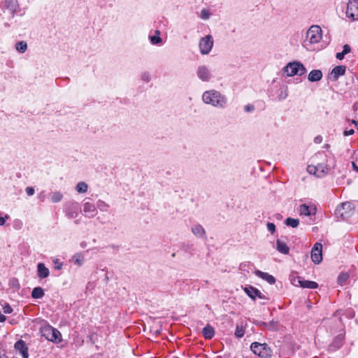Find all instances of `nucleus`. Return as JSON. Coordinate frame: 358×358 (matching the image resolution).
Wrapping results in <instances>:
<instances>
[{
	"label": "nucleus",
	"instance_id": "30",
	"mask_svg": "<svg viewBox=\"0 0 358 358\" xmlns=\"http://www.w3.org/2000/svg\"><path fill=\"white\" fill-rule=\"evenodd\" d=\"M76 190L78 192H82V193L86 192L87 190V185L84 182H80L76 185Z\"/></svg>",
	"mask_w": 358,
	"mask_h": 358
},
{
	"label": "nucleus",
	"instance_id": "44",
	"mask_svg": "<svg viewBox=\"0 0 358 358\" xmlns=\"http://www.w3.org/2000/svg\"><path fill=\"white\" fill-rule=\"evenodd\" d=\"M142 79L146 82H148L150 80V75L148 73H143Z\"/></svg>",
	"mask_w": 358,
	"mask_h": 358
},
{
	"label": "nucleus",
	"instance_id": "49",
	"mask_svg": "<svg viewBox=\"0 0 358 358\" xmlns=\"http://www.w3.org/2000/svg\"><path fill=\"white\" fill-rule=\"evenodd\" d=\"M0 358H8V357L5 354L0 353Z\"/></svg>",
	"mask_w": 358,
	"mask_h": 358
},
{
	"label": "nucleus",
	"instance_id": "6",
	"mask_svg": "<svg viewBox=\"0 0 358 358\" xmlns=\"http://www.w3.org/2000/svg\"><path fill=\"white\" fill-rule=\"evenodd\" d=\"M321 31L322 30L319 26H312L308 30L306 37L311 43H318L322 38Z\"/></svg>",
	"mask_w": 358,
	"mask_h": 358
},
{
	"label": "nucleus",
	"instance_id": "4",
	"mask_svg": "<svg viewBox=\"0 0 358 358\" xmlns=\"http://www.w3.org/2000/svg\"><path fill=\"white\" fill-rule=\"evenodd\" d=\"M285 72L287 73L288 76H293L295 75L302 76L306 72V69L304 66L299 62H290L285 68Z\"/></svg>",
	"mask_w": 358,
	"mask_h": 358
},
{
	"label": "nucleus",
	"instance_id": "53",
	"mask_svg": "<svg viewBox=\"0 0 358 358\" xmlns=\"http://www.w3.org/2000/svg\"><path fill=\"white\" fill-rule=\"evenodd\" d=\"M338 320H339V322L341 323V322H342L341 318V317H339V319H338Z\"/></svg>",
	"mask_w": 358,
	"mask_h": 358
},
{
	"label": "nucleus",
	"instance_id": "54",
	"mask_svg": "<svg viewBox=\"0 0 358 358\" xmlns=\"http://www.w3.org/2000/svg\"><path fill=\"white\" fill-rule=\"evenodd\" d=\"M176 358H178V357H176Z\"/></svg>",
	"mask_w": 358,
	"mask_h": 358
},
{
	"label": "nucleus",
	"instance_id": "20",
	"mask_svg": "<svg viewBox=\"0 0 358 358\" xmlns=\"http://www.w3.org/2000/svg\"><path fill=\"white\" fill-rule=\"evenodd\" d=\"M322 73L320 70H313L308 75V80L311 82H315L321 80Z\"/></svg>",
	"mask_w": 358,
	"mask_h": 358
},
{
	"label": "nucleus",
	"instance_id": "23",
	"mask_svg": "<svg viewBox=\"0 0 358 358\" xmlns=\"http://www.w3.org/2000/svg\"><path fill=\"white\" fill-rule=\"evenodd\" d=\"M277 244V250L282 254L287 255L289 251V247L287 245V244L280 240H277L276 242Z\"/></svg>",
	"mask_w": 358,
	"mask_h": 358
},
{
	"label": "nucleus",
	"instance_id": "41",
	"mask_svg": "<svg viewBox=\"0 0 358 358\" xmlns=\"http://www.w3.org/2000/svg\"><path fill=\"white\" fill-rule=\"evenodd\" d=\"M10 217L8 215H5V217H3L1 216V214L0 213V225L2 226L5 224L6 219H8Z\"/></svg>",
	"mask_w": 358,
	"mask_h": 358
},
{
	"label": "nucleus",
	"instance_id": "10",
	"mask_svg": "<svg viewBox=\"0 0 358 358\" xmlns=\"http://www.w3.org/2000/svg\"><path fill=\"white\" fill-rule=\"evenodd\" d=\"M15 348L16 350L20 351V352L22 354V355L24 358H28V357H29L28 348H27L26 343L24 341L20 340V341H17L15 344Z\"/></svg>",
	"mask_w": 358,
	"mask_h": 358
},
{
	"label": "nucleus",
	"instance_id": "31",
	"mask_svg": "<svg viewBox=\"0 0 358 358\" xmlns=\"http://www.w3.org/2000/svg\"><path fill=\"white\" fill-rule=\"evenodd\" d=\"M355 160L352 162L353 169L358 173V151L354 152Z\"/></svg>",
	"mask_w": 358,
	"mask_h": 358
},
{
	"label": "nucleus",
	"instance_id": "5",
	"mask_svg": "<svg viewBox=\"0 0 358 358\" xmlns=\"http://www.w3.org/2000/svg\"><path fill=\"white\" fill-rule=\"evenodd\" d=\"M213 45V40L210 35L201 38L199 42V49L202 55H207L210 52Z\"/></svg>",
	"mask_w": 358,
	"mask_h": 358
},
{
	"label": "nucleus",
	"instance_id": "12",
	"mask_svg": "<svg viewBox=\"0 0 358 358\" xmlns=\"http://www.w3.org/2000/svg\"><path fill=\"white\" fill-rule=\"evenodd\" d=\"M197 74L199 78L203 81H208L210 78V72L206 66H200L198 69Z\"/></svg>",
	"mask_w": 358,
	"mask_h": 358
},
{
	"label": "nucleus",
	"instance_id": "13",
	"mask_svg": "<svg viewBox=\"0 0 358 358\" xmlns=\"http://www.w3.org/2000/svg\"><path fill=\"white\" fill-rule=\"evenodd\" d=\"M83 211L85 213H88L89 216L93 217L96 213V208L94 204L85 202L83 205Z\"/></svg>",
	"mask_w": 358,
	"mask_h": 358
},
{
	"label": "nucleus",
	"instance_id": "43",
	"mask_svg": "<svg viewBox=\"0 0 358 358\" xmlns=\"http://www.w3.org/2000/svg\"><path fill=\"white\" fill-rule=\"evenodd\" d=\"M3 311L5 313H12L13 309L9 305H6L3 307Z\"/></svg>",
	"mask_w": 358,
	"mask_h": 358
},
{
	"label": "nucleus",
	"instance_id": "2",
	"mask_svg": "<svg viewBox=\"0 0 358 358\" xmlns=\"http://www.w3.org/2000/svg\"><path fill=\"white\" fill-rule=\"evenodd\" d=\"M334 166V164H324L318 163L316 166L308 165L307 167V171L310 174H313L318 178L323 177L325 176L329 171H330Z\"/></svg>",
	"mask_w": 358,
	"mask_h": 358
},
{
	"label": "nucleus",
	"instance_id": "16",
	"mask_svg": "<svg viewBox=\"0 0 358 358\" xmlns=\"http://www.w3.org/2000/svg\"><path fill=\"white\" fill-rule=\"evenodd\" d=\"M38 275L40 278H45L49 275V269L45 267L43 263H39L37 266Z\"/></svg>",
	"mask_w": 358,
	"mask_h": 358
},
{
	"label": "nucleus",
	"instance_id": "40",
	"mask_svg": "<svg viewBox=\"0 0 358 358\" xmlns=\"http://www.w3.org/2000/svg\"><path fill=\"white\" fill-rule=\"evenodd\" d=\"M341 208L345 209H351V203L348 202L343 203L341 205Z\"/></svg>",
	"mask_w": 358,
	"mask_h": 358
},
{
	"label": "nucleus",
	"instance_id": "11",
	"mask_svg": "<svg viewBox=\"0 0 358 358\" xmlns=\"http://www.w3.org/2000/svg\"><path fill=\"white\" fill-rule=\"evenodd\" d=\"M245 292L248 294V295L252 298V299H255L256 296L260 298V299H264L265 297L262 296V293L259 289L257 288H255L252 286H249L248 287L245 288Z\"/></svg>",
	"mask_w": 358,
	"mask_h": 358
},
{
	"label": "nucleus",
	"instance_id": "28",
	"mask_svg": "<svg viewBox=\"0 0 358 358\" xmlns=\"http://www.w3.org/2000/svg\"><path fill=\"white\" fill-rule=\"evenodd\" d=\"M192 232L198 236H202L205 234V230L201 225H196L192 228Z\"/></svg>",
	"mask_w": 358,
	"mask_h": 358
},
{
	"label": "nucleus",
	"instance_id": "27",
	"mask_svg": "<svg viewBox=\"0 0 358 358\" xmlns=\"http://www.w3.org/2000/svg\"><path fill=\"white\" fill-rule=\"evenodd\" d=\"M349 274L348 273H341L338 277V282L341 285H343L349 279Z\"/></svg>",
	"mask_w": 358,
	"mask_h": 358
},
{
	"label": "nucleus",
	"instance_id": "35",
	"mask_svg": "<svg viewBox=\"0 0 358 358\" xmlns=\"http://www.w3.org/2000/svg\"><path fill=\"white\" fill-rule=\"evenodd\" d=\"M267 228H268V230L270 231L271 234H273L275 231V226L273 223L268 222Z\"/></svg>",
	"mask_w": 358,
	"mask_h": 358
},
{
	"label": "nucleus",
	"instance_id": "38",
	"mask_svg": "<svg viewBox=\"0 0 358 358\" xmlns=\"http://www.w3.org/2000/svg\"><path fill=\"white\" fill-rule=\"evenodd\" d=\"M201 17L203 19H208L209 17V13L207 10L203 9L201 11Z\"/></svg>",
	"mask_w": 358,
	"mask_h": 358
},
{
	"label": "nucleus",
	"instance_id": "51",
	"mask_svg": "<svg viewBox=\"0 0 358 358\" xmlns=\"http://www.w3.org/2000/svg\"><path fill=\"white\" fill-rule=\"evenodd\" d=\"M354 315H355L354 313H351V315H350L349 317L352 318L354 317Z\"/></svg>",
	"mask_w": 358,
	"mask_h": 358
},
{
	"label": "nucleus",
	"instance_id": "8",
	"mask_svg": "<svg viewBox=\"0 0 358 358\" xmlns=\"http://www.w3.org/2000/svg\"><path fill=\"white\" fill-rule=\"evenodd\" d=\"M322 245L320 243H316L311 250V259L315 264H319L322 260Z\"/></svg>",
	"mask_w": 358,
	"mask_h": 358
},
{
	"label": "nucleus",
	"instance_id": "36",
	"mask_svg": "<svg viewBox=\"0 0 358 358\" xmlns=\"http://www.w3.org/2000/svg\"><path fill=\"white\" fill-rule=\"evenodd\" d=\"M262 325L264 326L265 327L268 328V329H271V328H273V329L275 328L276 323L275 322L272 321L268 324H267L265 322H263L262 324Z\"/></svg>",
	"mask_w": 358,
	"mask_h": 358
},
{
	"label": "nucleus",
	"instance_id": "47",
	"mask_svg": "<svg viewBox=\"0 0 358 358\" xmlns=\"http://www.w3.org/2000/svg\"><path fill=\"white\" fill-rule=\"evenodd\" d=\"M322 141V138L320 136H317L316 138H315V142L316 143H320Z\"/></svg>",
	"mask_w": 358,
	"mask_h": 358
},
{
	"label": "nucleus",
	"instance_id": "39",
	"mask_svg": "<svg viewBox=\"0 0 358 358\" xmlns=\"http://www.w3.org/2000/svg\"><path fill=\"white\" fill-rule=\"evenodd\" d=\"M26 192L29 196H31L34 194V189L32 187H27L26 188Z\"/></svg>",
	"mask_w": 358,
	"mask_h": 358
},
{
	"label": "nucleus",
	"instance_id": "32",
	"mask_svg": "<svg viewBox=\"0 0 358 358\" xmlns=\"http://www.w3.org/2000/svg\"><path fill=\"white\" fill-rule=\"evenodd\" d=\"M245 334V330L243 327L237 326L235 331V335L238 338H241Z\"/></svg>",
	"mask_w": 358,
	"mask_h": 358
},
{
	"label": "nucleus",
	"instance_id": "15",
	"mask_svg": "<svg viewBox=\"0 0 358 358\" xmlns=\"http://www.w3.org/2000/svg\"><path fill=\"white\" fill-rule=\"evenodd\" d=\"M346 67L345 66H337L331 71V75L334 80H336L340 76L345 74Z\"/></svg>",
	"mask_w": 358,
	"mask_h": 358
},
{
	"label": "nucleus",
	"instance_id": "45",
	"mask_svg": "<svg viewBox=\"0 0 358 358\" xmlns=\"http://www.w3.org/2000/svg\"><path fill=\"white\" fill-rule=\"evenodd\" d=\"M345 54L343 53V52H338L336 55V58L339 60H342L343 59L344 57H345Z\"/></svg>",
	"mask_w": 358,
	"mask_h": 358
},
{
	"label": "nucleus",
	"instance_id": "33",
	"mask_svg": "<svg viewBox=\"0 0 358 358\" xmlns=\"http://www.w3.org/2000/svg\"><path fill=\"white\" fill-rule=\"evenodd\" d=\"M150 39L152 44H159L162 41V38L158 36H150Z\"/></svg>",
	"mask_w": 358,
	"mask_h": 358
},
{
	"label": "nucleus",
	"instance_id": "18",
	"mask_svg": "<svg viewBox=\"0 0 358 358\" xmlns=\"http://www.w3.org/2000/svg\"><path fill=\"white\" fill-rule=\"evenodd\" d=\"M78 204L77 203H71L69 206L66 209V215L69 218L76 217L78 215Z\"/></svg>",
	"mask_w": 358,
	"mask_h": 358
},
{
	"label": "nucleus",
	"instance_id": "22",
	"mask_svg": "<svg viewBox=\"0 0 358 358\" xmlns=\"http://www.w3.org/2000/svg\"><path fill=\"white\" fill-rule=\"evenodd\" d=\"M50 331L51 335L50 336L48 337V340L55 343L61 341V334L58 330L52 328L50 329Z\"/></svg>",
	"mask_w": 358,
	"mask_h": 358
},
{
	"label": "nucleus",
	"instance_id": "37",
	"mask_svg": "<svg viewBox=\"0 0 358 358\" xmlns=\"http://www.w3.org/2000/svg\"><path fill=\"white\" fill-rule=\"evenodd\" d=\"M342 52H343L345 55L350 53L351 52V47L348 44L344 45Z\"/></svg>",
	"mask_w": 358,
	"mask_h": 358
},
{
	"label": "nucleus",
	"instance_id": "21",
	"mask_svg": "<svg viewBox=\"0 0 358 358\" xmlns=\"http://www.w3.org/2000/svg\"><path fill=\"white\" fill-rule=\"evenodd\" d=\"M214 334V329L210 325L208 324L203 329V335L206 339H211Z\"/></svg>",
	"mask_w": 358,
	"mask_h": 358
},
{
	"label": "nucleus",
	"instance_id": "29",
	"mask_svg": "<svg viewBox=\"0 0 358 358\" xmlns=\"http://www.w3.org/2000/svg\"><path fill=\"white\" fill-rule=\"evenodd\" d=\"M16 50L20 52H24L27 48V43L24 41H20L16 43Z\"/></svg>",
	"mask_w": 358,
	"mask_h": 358
},
{
	"label": "nucleus",
	"instance_id": "7",
	"mask_svg": "<svg viewBox=\"0 0 358 358\" xmlns=\"http://www.w3.org/2000/svg\"><path fill=\"white\" fill-rule=\"evenodd\" d=\"M346 15L353 20H358V0H351L348 2Z\"/></svg>",
	"mask_w": 358,
	"mask_h": 358
},
{
	"label": "nucleus",
	"instance_id": "1",
	"mask_svg": "<svg viewBox=\"0 0 358 358\" xmlns=\"http://www.w3.org/2000/svg\"><path fill=\"white\" fill-rule=\"evenodd\" d=\"M203 100L206 103H210L214 106L222 107L226 102L224 96L216 91H208L203 93Z\"/></svg>",
	"mask_w": 358,
	"mask_h": 358
},
{
	"label": "nucleus",
	"instance_id": "26",
	"mask_svg": "<svg viewBox=\"0 0 358 358\" xmlns=\"http://www.w3.org/2000/svg\"><path fill=\"white\" fill-rule=\"evenodd\" d=\"M50 196L52 202L57 203L62 199L63 195L59 192H55L50 193Z\"/></svg>",
	"mask_w": 358,
	"mask_h": 358
},
{
	"label": "nucleus",
	"instance_id": "3",
	"mask_svg": "<svg viewBox=\"0 0 358 358\" xmlns=\"http://www.w3.org/2000/svg\"><path fill=\"white\" fill-rule=\"evenodd\" d=\"M250 348L255 355L262 358H268L272 354V350L266 343L255 342L252 343Z\"/></svg>",
	"mask_w": 358,
	"mask_h": 358
},
{
	"label": "nucleus",
	"instance_id": "24",
	"mask_svg": "<svg viewBox=\"0 0 358 358\" xmlns=\"http://www.w3.org/2000/svg\"><path fill=\"white\" fill-rule=\"evenodd\" d=\"M44 294L43 289L40 287L34 288L31 292V296L34 299H41L44 296Z\"/></svg>",
	"mask_w": 358,
	"mask_h": 358
},
{
	"label": "nucleus",
	"instance_id": "34",
	"mask_svg": "<svg viewBox=\"0 0 358 358\" xmlns=\"http://www.w3.org/2000/svg\"><path fill=\"white\" fill-rule=\"evenodd\" d=\"M75 263L77 264L78 266H80L82 264V262L83 261V257L80 255L75 256L74 257Z\"/></svg>",
	"mask_w": 358,
	"mask_h": 358
},
{
	"label": "nucleus",
	"instance_id": "25",
	"mask_svg": "<svg viewBox=\"0 0 358 358\" xmlns=\"http://www.w3.org/2000/svg\"><path fill=\"white\" fill-rule=\"evenodd\" d=\"M285 223L287 226L292 227L293 228H296L299 224V220L298 219L288 217L285 220Z\"/></svg>",
	"mask_w": 358,
	"mask_h": 358
},
{
	"label": "nucleus",
	"instance_id": "9",
	"mask_svg": "<svg viewBox=\"0 0 358 358\" xmlns=\"http://www.w3.org/2000/svg\"><path fill=\"white\" fill-rule=\"evenodd\" d=\"M344 334H341L338 335L332 342V343L329 345V349L331 351L336 350L337 349H339L344 342Z\"/></svg>",
	"mask_w": 358,
	"mask_h": 358
},
{
	"label": "nucleus",
	"instance_id": "14",
	"mask_svg": "<svg viewBox=\"0 0 358 358\" xmlns=\"http://www.w3.org/2000/svg\"><path fill=\"white\" fill-rule=\"evenodd\" d=\"M255 274L261 278L266 280L271 285H273L275 282V278L268 273H264L257 270L255 271Z\"/></svg>",
	"mask_w": 358,
	"mask_h": 358
},
{
	"label": "nucleus",
	"instance_id": "17",
	"mask_svg": "<svg viewBox=\"0 0 358 358\" xmlns=\"http://www.w3.org/2000/svg\"><path fill=\"white\" fill-rule=\"evenodd\" d=\"M298 282L299 283L300 286L303 288L315 289L318 287L317 282L314 281L302 280L300 277L299 278Z\"/></svg>",
	"mask_w": 358,
	"mask_h": 358
},
{
	"label": "nucleus",
	"instance_id": "46",
	"mask_svg": "<svg viewBox=\"0 0 358 358\" xmlns=\"http://www.w3.org/2000/svg\"><path fill=\"white\" fill-rule=\"evenodd\" d=\"M354 130L353 129H350V130H345L343 132V134L344 136H349V135H352L354 134Z\"/></svg>",
	"mask_w": 358,
	"mask_h": 358
},
{
	"label": "nucleus",
	"instance_id": "52",
	"mask_svg": "<svg viewBox=\"0 0 358 358\" xmlns=\"http://www.w3.org/2000/svg\"><path fill=\"white\" fill-rule=\"evenodd\" d=\"M352 123L357 124V122L355 120H352Z\"/></svg>",
	"mask_w": 358,
	"mask_h": 358
},
{
	"label": "nucleus",
	"instance_id": "42",
	"mask_svg": "<svg viewBox=\"0 0 358 358\" xmlns=\"http://www.w3.org/2000/svg\"><path fill=\"white\" fill-rule=\"evenodd\" d=\"M254 109H255V107L252 104H248V105L245 106V110L246 112H252V111L254 110Z\"/></svg>",
	"mask_w": 358,
	"mask_h": 358
},
{
	"label": "nucleus",
	"instance_id": "48",
	"mask_svg": "<svg viewBox=\"0 0 358 358\" xmlns=\"http://www.w3.org/2000/svg\"><path fill=\"white\" fill-rule=\"evenodd\" d=\"M62 267V264H59L57 266H55V268L57 269V270L61 269Z\"/></svg>",
	"mask_w": 358,
	"mask_h": 358
},
{
	"label": "nucleus",
	"instance_id": "50",
	"mask_svg": "<svg viewBox=\"0 0 358 358\" xmlns=\"http://www.w3.org/2000/svg\"><path fill=\"white\" fill-rule=\"evenodd\" d=\"M155 34H156V35H155V36H159V35H160V31H159V30H156V31H155Z\"/></svg>",
	"mask_w": 358,
	"mask_h": 358
},
{
	"label": "nucleus",
	"instance_id": "19",
	"mask_svg": "<svg viewBox=\"0 0 358 358\" xmlns=\"http://www.w3.org/2000/svg\"><path fill=\"white\" fill-rule=\"evenodd\" d=\"M300 214L304 215H310L312 214H315L316 212L315 208H310L306 204H302L299 208Z\"/></svg>",
	"mask_w": 358,
	"mask_h": 358
}]
</instances>
